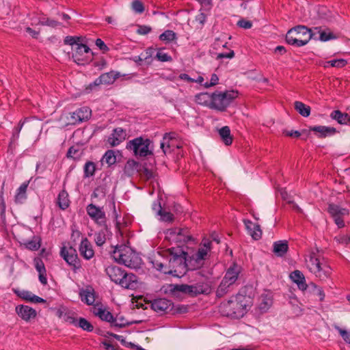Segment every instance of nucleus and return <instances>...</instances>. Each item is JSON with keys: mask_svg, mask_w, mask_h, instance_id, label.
Listing matches in <instances>:
<instances>
[{"mask_svg": "<svg viewBox=\"0 0 350 350\" xmlns=\"http://www.w3.org/2000/svg\"><path fill=\"white\" fill-rule=\"evenodd\" d=\"M347 62L345 59H332L325 62L324 67L327 68L328 66L338 68L345 67Z\"/></svg>", "mask_w": 350, "mask_h": 350, "instance_id": "44", "label": "nucleus"}, {"mask_svg": "<svg viewBox=\"0 0 350 350\" xmlns=\"http://www.w3.org/2000/svg\"><path fill=\"white\" fill-rule=\"evenodd\" d=\"M296 111L304 117H308L310 114V107L301 101H295L294 103Z\"/></svg>", "mask_w": 350, "mask_h": 350, "instance_id": "40", "label": "nucleus"}, {"mask_svg": "<svg viewBox=\"0 0 350 350\" xmlns=\"http://www.w3.org/2000/svg\"><path fill=\"white\" fill-rule=\"evenodd\" d=\"M126 138V132L124 129L118 127L113 130L111 134L107 138V143L111 147L118 146Z\"/></svg>", "mask_w": 350, "mask_h": 350, "instance_id": "18", "label": "nucleus"}, {"mask_svg": "<svg viewBox=\"0 0 350 350\" xmlns=\"http://www.w3.org/2000/svg\"><path fill=\"white\" fill-rule=\"evenodd\" d=\"M162 41L170 42L176 38V33L172 30H166L159 36Z\"/></svg>", "mask_w": 350, "mask_h": 350, "instance_id": "48", "label": "nucleus"}, {"mask_svg": "<svg viewBox=\"0 0 350 350\" xmlns=\"http://www.w3.org/2000/svg\"><path fill=\"white\" fill-rule=\"evenodd\" d=\"M218 81H219V78H218L217 75L216 74H212V75L211 77L210 81L205 82L204 84V87L206 88H208L214 86L218 83Z\"/></svg>", "mask_w": 350, "mask_h": 350, "instance_id": "58", "label": "nucleus"}, {"mask_svg": "<svg viewBox=\"0 0 350 350\" xmlns=\"http://www.w3.org/2000/svg\"><path fill=\"white\" fill-rule=\"evenodd\" d=\"M211 241L208 239H204L202 241L200 247H199L197 252L192 255L189 260V264L192 263V261H195L196 265H191L192 268L199 267L202 265L203 260L206 258L208 253L211 250Z\"/></svg>", "mask_w": 350, "mask_h": 350, "instance_id": "9", "label": "nucleus"}, {"mask_svg": "<svg viewBox=\"0 0 350 350\" xmlns=\"http://www.w3.org/2000/svg\"><path fill=\"white\" fill-rule=\"evenodd\" d=\"M251 306L250 298L242 294L232 296L227 301L219 306V312L224 316L232 319L243 317Z\"/></svg>", "mask_w": 350, "mask_h": 350, "instance_id": "2", "label": "nucleus"}, {"mask_svg": "<svg viewBox=\"0 0 350 350\" xmlns=\"http://www.w3.org/2000/svg\"><path fill=\"white\" fill-rule=\"evenodd\" d=\"M77 326L82 328L83 330L92 332L94 329L93 325L84 318H80L78 320Z\"/></svg>", "mask_w": 350, "mask_h": 350, "instance_id": "49", "label": "nucleus"}, {"mask_svg": "<svg viewBox=\"0 0 350 350\" xmlns=\"http://www.w3.org/2000/svg\"><path fill=\"white\" fill-rule=\"evenodd\" d=\"M234 56V53L232 50H230L228 53H220L217 55V59H220L223 58H229L231 59Z\"/></svg>", "mask_w": 350, "mask_h": 350, "instance_id": "61", "label": "nucleus"}, {"mask_svg": "<svg viewBox=\"0 0 350 350\" xmlns=\"http://www.w3.org/2000/svg\"><path fill=\"white\" fill-rule=\"evenodd\" d=\"M93 313L101 320L111 323L112 327H124L129 324L128 323H118V319L114 318L110 312L100 307L94 306Z\"/></svg>", "mask_w": 350, "mask_h": 350, "instance_id": "13", "label": "nucleus"}, {"mask_svg": "<svg viewBox=\"0 0 350 350\" xmlns=\"http://www.w3.org/2000/svg\"><path fill=\"white\" fill-rule=\"evenodd\" d=\"M237 96L238 92L233 90L224 92H215L212 94L211 109L224 111Z\"/></svg>", "mask_w": 350, "mask_h": 350, "instance_id": "7", "label": "nucleus"}, {"mask_svg": "<svg viewBox=\"0 0 350 350\" xmlns=\"http://www.w3.org/2000/svg\"><path fill=\"white\" fill-rule=\"evenodd\" d=\"M315 294L319 297V300L321 301H323L325 299V295L323 290V288L320 286H318L317 285H314Z\"/></svg>", "mask_w": 350, "mask_h": 350, "instance_id": "60", "label": "nucleus"}, {"mask_svg": "<svg viewBox=\"0 0 350 350\" xmlns=\"http://www.w3.org/2000/svg\"><path fill=\"white\" fill-rule=\"evenodd\" d=\"M210 291L208 284L199 282L194 284H170L168 292L171 297L178 300H181L189 295L194 297L200 294H206Z\"/></svg>", "mask_w": 350, "mask_h": 350, "instance_id": "3", "label": "nucleus"}, {"mask_svg": "<svg viewBox=\"0 0 350 350\" xmlns=\"http://www.w3.org/2000/svg\"><path fill=\"white\" fill-rule=\"evenodd\" d=\"M103 161L105 162L109 166L116 163V156L113 150H107L103 157Z\"/></svg>", "mask_w": 350, "mask_h": 350, "instance_id": "42", "label": "nucleus"}, {"mask_svg": "<svg viewBox=\"0 0 350 350\" xmlns=\"http://www.w3.org/2000/svg\"><path fill=\"white\" fill-rule=\"evenodd\" d=\"M237 25L239 27H242L243 29H250L252 26V22L244 19L239 21Z\"/></svg>", "mask_w": 350, "mask_h": 350, "instance_id": "62", "label": "nucleus"}, {"mask_svg": "<svg viewBox=\"0 0 350 350\" xmlns=\"http://www.w3.org/2000/svg\"><path fill=\"white\" fill-rule=\"evenodd\" d=\"M172 135L170 133H165L161 143V148L165 154L170 152L172 148L175 146L174 139Z\"/></svg>", "mask_w": 350, "mask_h": 350, "instance_id": "30", "label": "nucleus"}, {"mask_svg": "<svg viewBox=\"0 0 350 350\" xmlns=\"http://www.w3.org/2000/svg\"><path fill=\"white\" fill-rule=\"evenodd\" d=\"M95 44L103 52L107 51L109 50L108 46L105 44V42L100 38L96 39Z\"/></svg>", "mask_w": 350, "mask_h": 350, "instance_id": "63", "label": "nucleus"}, {"mask_svg": "<svg viewBox=\"0 0 350 350\" xmlns=\"http://www.w3.org/2000/svg\"><path fill=\"white\" fill-rule=\"evenodd\" d=\"M151 141L149 139H145L142 137H136L126 144V148L132 150L136 157H145L152 154L150 150Z\"/></svg>", "mask_w": 350, "mask_h": 350, "instance_id": "8", "label": "nucleus"}, {"mask_svg": "<svg viewBox=\"0 0 350 350\" xmlns=\"http://www.w3.org/2000/svg\"><path fill=\"white\" fill-rule=\"evenodd\" d=\"M118 284L126 289H135L138 286L137 277L135 274L124 272Z\"/></svg>", "mask_w": 350, "mask_h": 350, "instance_id": "21", "label": "nucleus"}, {"mask_svg": "<svg viewBox=\"0 0 350 350\" xmlns=\"http://www.w3.org/2000/svg\"><path fill=\"white\" fill-rule=\"evenodd\" d=\"M29 185V181L23 183L19 188L17 189L16 194L15 196V202L18 204H22L25 202L27 198V189Z\"/></svg>", "mask_w": 350, "mask_h": 350, "instance_id": "35", "label": "nucleus"}, {"mask_svg": "<svg viewBox=\"0 0 350 350\" xmlns=\"http://www.w3.org/2000/svg\"><path fill=\"white\" fill-rule=\"evenodd\" d=\"M156 57L161 62H170L172 57L162 50H159L156 55Z\"/></svg>", "mask_w": 350, "mask_h": 350, "instance_id": "56", "label": "nucleus"}, {"mask_svg": "<svg viewBox=\"0 0 350 350\" xmlns=\"http://www.w3.org/2000/svg\"><path fill=\"white\" fill-rule=\"evenodd\" d=\"M233 285L232 284H229L226 280L225 281L224 279H222L220 284L219 285L217 291H216V295L219 297H224L226 293H228L231 287Z\"/></svg>", "mask_w": 350, "mask_h": 350, "instance_id": "39", "label": "nucleus"}, {"mask_svg": "<svg viewBox=\"0 0 350 350\" xmlns=\"http://www.w3.org/2000/svg\"><path fill=\"white\" fill-rule=\"evenodd\" d=\"M61 256L64 260L72 267L73 269L76 270L80 268V262L78 258V255L76 250L70 246H64L61 249L60 252Z\"/></svg>", "mask_w": 350, "mask_h": 350, "instance_id": "12", "label": "nucleus"}, {"mask_svg": "<svg viewBox=\"0 0 350 350\" xmlns=\"http://www.w3.org/2000/svg\"><path fill=\"white\" fill-rule=\"evenodd\" d=\"M106 230H102L94 235V241L98 246L103 245L106 241Z\"/></svg>", "mask_w": 350, "mask_h": 350, "instance_id": "46", "label": "nucleus"}, {"mask_svg": "<svg viewBox=\"0 0 350 350\" xmlns=\"http://www.w3.org/2000/svg\"><path fill=\"white\" fill-rule=\"evenodd\" d=\"M243 222L249 234L254 239L258 240L261 238L262 230L259 224L254 223L248 219H245Z\"/></svg>", "mask_w": 350, "mask_h": 350, "instance_id": "24", "label": "nucleus"}, {"mask_svg": "<svg viewBox=\"0 0 350 350\" xmlns=\"http://www.w3.org/2000/svg\"><path fill=\"white\" fill-rule=\"evenodd\" d=\"M105 189L103 187H96L92 194V198H97L99 200L104 199L105 197Z\"/></svg>", "mask_w": 350, "mask_h": 350, "instance_id": "50", "label": "nucleus"}, {"mask_svg": "<svg viewBox=\"0 0 350 350\" xmlns=\"http://www.w3.org/2000/svg\"><path fill=\"white\" fill-rule=\"evenodd\" d=\"M92 111L88 107H81L70 114L69 124H76L88 120L91 116Z\"/></svg>", "mask_w": 350, "mask_h": 350, "instance_id": "16", "label": "nucleus"}, {"mask_svg": "<svg viewBox=\"0 0 350 350\" xmlns=\"http://www.w3.org/2000/svg\"><path fill=\"white\" fill-rule=\"evenodd\" d=\"M80 39H81L80 37L66 36L64 39V43L66 44H69L71 46H73L74 44H75V46H77V44H79L78 43V42L80 40Z\"/></svg>", "mask_w": 350, "mask_h": 350, "instance_id": "57", "label": "nucleus"}, {"mask_svg": "<svg viewBox=\"0 0 350 350\" xmlns=\"http://www.w3.org/2000/svg\"><path fill=\"white\" fill-rule=\"evenodd\" d=\"M72 58L75 62L78 64H83L85 61V55L90 53V48L83 44H77L75 48H72Z\"/></svg>", "mask_w": 350, "mask_h": 350, "instance_id": "19", "label": "nucleus"}, {"mask_svg": "<svg viewBox=\"0 0 350 350\" xmlns=\"http://www.w3.org/2000/svg\"><path fill=\"white\" fill-rule=\"evenodd\" d=\"M95 165L92 161H88L84 166V176L85 177H90L94 174L95 172Z\"/></svg>", "mask_w": 350, "mask_h": 350, "instance_id": "47", "label": "nucleus"}, {"mask_svg": "<svg viewBox=\"0 0 350 350\" xmlns=\"http://www.w3.org/2000/svg\"><path fill=\"white\" fill-rule=\"evenodd\" d=\"M334 327L338 332V333L342 336L343 340L346 342L350 343V332H347L345 329L340 328V327H338L337 325H335Z\"/></svg>", "mask_w": 350, "mask_h": 350, "instance_id": "55", "label": "nucleus"}, {"mask_svg": "<svg viewBox=\"0 0 350 350\" xmlns=\"http://www.w3.org/2000/svg\"><path fill=\"white\" fill-rule=\"evenodd\" d=\"M122 75L120 72L111 71L102 74L98 78L96 79L92 83H90L88 88L92 90L94 87L100 85H111Z\"/></svg>", "mask_w": 350, "mask_h": 350, "instance_id": "15", "label": "nucleus"}, {"mask_svg": "<svg viewBox=\"0 0 350 350\" xmlns=\"http://www.w3.org/2000/svg\"><path fill=\"white\" fill-rule=\"evenodd\" d=\"M81 152L78 147L71 146L67 152V157L74 159H79L81 157Z\"/></svg>", "mask_w": 350, "mask_h": 350, "instance_id": "52", "label": "nucleus"}, {"mask_svg": "<svg viewBox=\"0 0 350 350\" xmlns=\"http://www.w3.org/2000/svg\"><path fill=\"white\" fill-rule=\"evenodd\" d=\"M15 310L16 314L25 321H29L31 319H34L37 314L34 309L25 305L17 306Z\"/></svg>", "mask_w": 350, "mask_h": 350, "instance_id": "22", "label": "nucleus"}, {"mask_svg": "<svg viewBox=\"0 0 350 350\" xmlns=\"http://www.w3.org/2000/svg\"><path fill=\"white\" fill-rule=\"evenodd\" d=\"M138 163L134 160H129L124 168V173L128 175H131L134 171L136 170Z\"/></svg>", "mask_w": 350, "mask_h": 350, "instance_id": "45", "label": "nucleus"}, {"mask_svg": "<svg viewBox=\"0 0 350 350\" xmlns=\"http://www.w3.org/2000/svg\"><path fill=\"white\" fill-rule=\"evenodd\" d=\"M242 268L240 265L234 263L226 271V273L223 279L226 280L229 284L232 285L240 280L241 277Z\"/></svg>", "mask_w": 350, "mask_h": 350, "instance_id": "17", "label": "nucleus"}, {"mask_svg": "<svg viewBox=\"0 0 350 350\" xmlns=\"http://www.w3.org/2000/svg\"><path fill=\"white\" fill-rule=\"evenodd\" d=\"M273 252L278 256H284L288 251V244L286 241H279L273 243Z\"/></svg>", "mask_w": 350, "mask_h": 350, "instance_id": "36", "label": "nucleus"}, {"mask_svg": "<svg viewBox=\"0 0 350 350\" xmlns=\"http://www.w3.org/2000/svg\"><path fill=\"white\" fill-rule=\"evenodd\" d=\"M57 203L59 207L62 210H65L69 206L70 200L68 199V194L65 190H62L59 192Z\"/></svg>", "mask_w": 350, "mask_h": 350, "instance_id": "38", "label": "nucleus"}, {"mask_svg": "<svg viewBox=\"0 0 350 350\" xmlns=\"http://www.w3.org/2000/svg\"><path fill=\"white\" fill-rule=\"evenodd\" d=\"M131 8L134 12L138 14H142L145 10L142 2L138 0H134L132 2Z\"/></svg>", "mask_w": 350, "mask_h": 350, "instance_id": "53", "label": "nucleus"}, {"mask_svg": "<svg viewBox=\"0 0 350 350\" xmlns=\"http://www.w3.org/2000/svg\"><path fill=\"white\" fill-rule=\"evenodd\" d=\"M311 130L319 133V137H325L336 133V129L334 127H328L325 126H318L311 128Z\"/></svg>", "mask_w": 350, "mask_h": 350, "instance_id": "34", "label": "nucleus"}, {"mask_svg": "<svg viewBox=\"0 0 350 350\" xmlns=\"http://www.w3.org/2000/svg\"><path fill=\"white\" fill-rule=\"evenodd\" d=\"M172 301L164 298L155 299L151 304L152 308L157 312H167L172 308Z\"/></svg>", "mask_w": 350, "mask_h": 350, "instance_id": "26", "label": "nucleus"}, {"mask_svg": "<svg viewBox=\"0 0 350 350\" xmlns=\"http://www.w3.org/2000/svg\"><path fill=\"white\" fill-rule=\"evenodd\" d=\"M24 245L26 248L30 250H38L40 247V239L38 237H33L31 240L27 241Z\"/></svg>", "mask_w": 350, "mask_h": 350, "instance_id": "43", "label": "nucleus"}, {"mask_svg": "<svg viewBox=\"0 0 350 350\" xmlns=\"http://www.w3.org/2000/svg\"><path fill=\"white\" fill-rule=\"evenodd\" d=\"M152 209L161 217V220L165 222H172L174 217L172 213L163 210L161 208V203L159 201L155 202L152 205Z\"/></svg>", "mask_w": 350, "mask_h": 350, "instance_id": "27", "label": "nucleus"}, {"mask_svg": "<svg viewBox=\"0 0 350 350\" xmlns=\"http://www.w3.org/2000/svg\"><path fill=\"white\" fill-rule=\"evenodd\" d=\"M195 101L201 105L208 106L211 108L212 103V94L201 92L195 96Z\"/></svg>", "mask_w": 350, "mask_h": 350, "instance_id": "32", "label": "nucleus"}, {"mask_svg": "<svg viewBox=\"0 0 350 350\" xmlns=\"http://www.w3.org/2000/svg\"><path fill=\"white\" fill-rule=\"evenodd\" d=\"M305 261L309 271L321 280H325L330 276L332 273L330 266L317 252H310L306 257Z\"/></svg>", "mask_w": 350, "mask_h": 350, "instance_id": "4", "label": "nucleus"}, {"mask_svg": "<svg viewBox=\"0 0 350 350\" xmlns=\"http://www.w3.org/2000/svg\"><path fill=\"white\" fill-rule=\"evenodd\" d=\"M314 35L312 29L304 25H298L287 32L286 40L289 44L301 46L306 45Z\"/></svg>", "mask_w": 350, "mask_h": 350, "instance_id": "6", "label": "nucleus"}, {"mask_svg": "<svg viewBox=\"0 0 350 350\" xmlns=\"http://www.w3.org/2000/svg\"><path fill=\"white\" fill-rule=\"evenodd\" d=\"M168 239L179 244H185L191 240V234L187 228H172L166 231Z\"/></svg>", "mask_w": 350, "mask_h": 350, "instance_id": "10", "label": "nucleus"}, {"mask_svg": "<svg viewBox=\"0 0 350 350\" xmlns=\"http://www.w3.org/2000/svg\"><path fill=\"white\" fill-rule=\"evenodd\" d=\"M327 211L334 219L335 224L338 228H343L345 226L344 217L349 215V211L348 209L341 208L340 206L335 204H329L328 205Z\"/></svg>", "mask_w": 350, "mask_h": 350, "instance_id": "11", "label": "nucleus"}, {"mask_svg": "<svg viewBox=\"0 0 350 350\" xmlns=\"http://www.w3.org/2000/svg\"><path fill=\"white\" fill-rule=\"evenodd\" d=\"M187 253L178 247H172L167 251V256L158 254L151 259L152 267L165 274H172L178 276L179 274L185 273L187 270L189 260L187 259Z\"/></svg>", "mask_w": 350, "mask_h": 350, "instance_id": "1", "label": "nucleus"}, {"mask_svg": "<svg viewBox=\"0 0 350 350\" xmlns=\"http://www.w3.org/2000/svg\"><path fill=\"white\" fill-rule=\"evenodd\" d=\"M79 250L80 255L86 260H90L94 256L92 245L87 238L82 239Z\"/></svg>", "mask_w": 350, "mask_h": 350, "instance_id": "23", "label": "nucleus"}, {"mask_svg": "<svg viewBox=\"0 0 350 350\" xmlns=\"http://www.w3.org/2000/svg\"><path fill=\"white\" fill-rule=\"evenodd\" d=\"M291 280L297 284L299 288L301 291L306 290L308 285L306 283L304 274L299 270H295L291 273Z\"/></svg>", "mask_w": 350, "mask_h": 350, "instance_id": "29", "label": "nucleus"}, {"mask_svg": "<svg viewBox=\"0 0 350 350\" xmlns=\"http://www.w3.org/2000/svg\"><path fill=\"white\" fill-rule=\"evenodd\" d=\"M81 301L88 305H92L95 301V293L94 289L87 288L80 292Z\"/></svg>", "mask_w": 350, "mask_h": 350, "instance_id": "31", "label": "nucleus"}, {"mask_svg": "<svg viewBox=\"0 0 350 350\" xmlns=\"http://www.w3.org/2000/svg\"><path fill=\"white\" fill-rule=\"evenodd\" d=\"M151 31V28L148 26L141 25L139 27L137 32L140 35H146Z\"/></svg>", "mask_w": 350, "mask_h": 350, "instance_id": "64", "label": "nucleus"}, {"mask_svg": "<svg viewBox=\"0 0 350 350\" xmlns=\"http://www.w3.org/2000/svg\"><path fill=\"white\" fill-rule=\"evenodd\" d=\"M273 304V295L270 291H265L258 298V309L260 313L268 311Z\"/></svg>", "mask_w": 350, "mask_h": 350, "instance_id": "20", "label": "nucleus"}, {"mask_svg": "<svg viewBox=\"0 0 350 350\" xmlns=\"http://www.w3.org/2000/svg\"><path fill=\"white\" fill-rule=\"evenodd\" d=\"M314 30L319 33V39L321 41L325 42L336 38L329 29H322L321 27H315Z\"/></svg>", "mask_w": 350, "mask_h": 350, "instance_id": "41", "label": "nucleus"}, {"mask_svg": "<svg viewBox=\"0 0 350 350\" xmlns=\"http://www.w3.org/2000/svg\"><path fill=\"white\" fill-rule=\"evenodd\" d=\"M15 293L21 299L32 303H45L42 298L33 295L28 291H14Z\"/></svg>", "mask_w": 350, "mask_h": 350, "instance_id": "28", "label": "nucleus"}, {"mask_svg": "<svg viewBox=\"0 0 350 350\" xmlns=\"http://www.w3.org/2000/svg\"><path fill=\"white\" fill-rule=\"evenodd\" d=\"M219 134L221 140L226 146H229L232 143V137L230 135L229 126H225L221 128L219 130Z\"/></svg>", "mask_w": 350, "mask_h": 350, "instance_id": "37", "label": "nucleus"}, {"mask_svg": "<svg viewBox=\"0 0 350 350\" xmlns=\"http://www.w3.org/2000/svg\"><path fill=\"white\" fill-rule=\"evenodd\" d=\"M38 23L41 24L42 25H48V26H50L52 27H55L59 25V22H57L55 20L51 19V18H45V17H40L39 18V21Z\"/></svg>", "mask_w": 350, "mask_h": 350, "instance_id": "51", "label": "nucleus"}, {"mask_svg": "<svg viewBox=\"0 0 350 350\" xmlns=\"http://www.w3.org/2000/svg\"><path fill=\"white\" fill-rule=\"evenodd\" d=\"M334 239L339 243L349 245L350 244V237L345 235L336 237Z\"/></svg>", "mask_w": 350, "mask_h": 350, "instance_id": "59", "label": "nucleus"}, {"mask_svg": "<svg viewBox=\"0 0 350 350\" xmlns=\"http://www.w3.org/2000/svg\"><path fill=\"white\" fill-rule=\"evenodd\" d=\"M111 257L119 264H122L130 268H137L140 259L137 254L129 247L125 245H117L111 253Z\"/></svg>", "mask_w": 350, "mask_h": 350, "instance_id": "5", "label": "nucleus"}, {"mask_svg": "<svg viewBox=\"0 0 350 350\" xmlns=\"http://www.w3.org/2000/svg\"><path fill=\"white\" fill-rule=\"evenodd\" d=\"M86 211L95 223L100 226L105 225L107 218L103 208L98 207L94 204H90L86 207Z\"/></svg>", "mask_w": 350, "mask_h": 350, "instance_id": "14", "label": "nucleus"}, {"mask_svg": "<svg viewBox=\"0 0 350 350\" xmlns=\"http://www.w3.org/2000/svg\"><path fill=\"white\" fill-rule=\"evenodd\" d=\"M330 117L340 124H347L350 122V116L347 113H342L340 110L333 111Z\"/></svg>", "mask_w": 350, "mask_h": 350, "instance_id": "33", "label": "nucleus"}, {"mask_svg": "<svg viewBox=\"0 0 350 350\" xmlns=\"http://www.w3.org/2000/svg\"><path fill=\"white\" fill-rule=\"evenodd\" d=\"M105 271L111 280L116 284H118L124 273V271L122 268L116 265L108 266L105 269Z\"/></svg>", "mask_w": 350, "mask_h": 350, "instance_id": "25", "label": "nucleus"}, {"mask_svg": "<svg viewBox=\"0 0 350 350\" xmlns=\"http://www.w3.org/2000/svg\"><path fill=\"white\" fill-rule=\"evenodd\" d=\"M33 262H34L35 268L38 273L46 272L44 264L40 258H39V257L35 258L33 259Z\"/></svg>", "mask_w": 350, "mask_h": 350, "instance_id": "54", "label": "nucleus"}]
</instances>
